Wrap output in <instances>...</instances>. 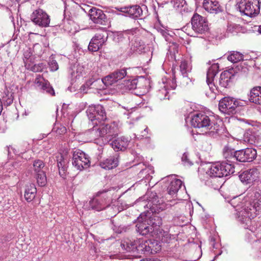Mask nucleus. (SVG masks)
<instances>
[{
    "instance_id": "nucleus-5",
    "label": "nucleus",
    "mask_w": 261,
    "mask_h": 261,
    "mask_svg": "<svg viewBox=\"0 0 261 261\" xmlns=\"http://www.w3.org/2000/svg\"><path fill=\"white\" fill-rule=\"evenodd\" d=\"M111 197L108 191H99L96 196L85 205L87 208L100 211L109 205Z\"/></svg>"
},
{
    "instance_id": "nucleus-7",
    "label": "nucleus",
    "mask_w": 261,
    "mask_h": 261,
    "mask_svg": "<svg viewBox=\"0 0 261 261\" xmlns=\"http://www.w3.org/2000/svg\"><path fill=\"white\" fill-rule=\"evenodd\" d=\"M219 70L218 64H213L208 69L206 74V83L209 87L211 93L207 96L211 99H215L217 94L219 92L218 87L214 84V80Z\"/></svg>"
},
{
    "instance_id": "nucleus-49",
    "label": "nucleus",
    "mask_w": 261,
    "mask_h": 261,
    "mask_svg": "<svg viewBox=\"0 0 261 261\" xmlns=\"http://www.w3.org/2000/svg\"><path fill=\"white\" fill-rule=\"evenodd\" d=\"M48 66L51 71H55L59 68V65L56 60L50 59L48 62Z\"/></svg>"
},
{
    "instance_id": "nucleus-1",
    "label": "nucleus",
    "mask_w": 261,
    "mask_h": 261,
    "mask_svg": "<svg viewBox=\"0 0 261 261\" xmlns=\"http://www.w3.org/2000/svg\"><path fill=\"white\" fill-rule=\"evenodd\" d=\"M230 204L235 209L236 220L244 228L253 231L252 220L256 216V212L258 210L256 203H253L248 198L242 199L239 197H235L231 200Z\"/></svg>"
},
{
    "instance_id": "nucleus-48",
    "label": "nucleus",
    "mask_w": 261,
    "mask_h": 261,
    "mask_svg": "<svg viewBox=\"0 0 261 261\" xmlns=\"http://www.w3.org/2000/svg\"><path fill=\"white\" fill-rule=\"evenodd\" d=\"M3 100L5 105L7 106L10 105L13 100L12 94L11 93L5 94V95L3 97Z\"/></svg>"
},
{
    "instance_id": "nucleus-36",
    "label": "nucleus",
    "mask_w": 261,
    "mask_h": 261,
    "mask_svg": "<svg viewBox=\"0 0 261 261\" xmlns=\"http://www.w3.org/2000/svg\"><path fill=\"white\" fill-rule=\"evenodd\" d=\"M227 59L232 63H237L243 59V55L238 51H232L228 56Z\"/></svg>"
},
{
    "instance_id": "nucleus-20",
    "label": "nucleus",
    "mask_w": 261,
    "mask_h": 261,
    "mask_svg": "<svg viewBox=\"0 0 261 261\" xmlns=\"http://www.w3.org/2000/svg\"><path fill=\"white\" fill-rule=\"evenodd\" d=\"M119 155L118 153L100 162V166L105 169L110 170L118 166Z\"/></svg>"
},
{
    "instance_id": "nucleus-46",
    "label": "nucleus",
    "mask_w": 261,
    "mask_h": 261,
    "mask_svg": "<svg viewBox=\"0 0 261 261\" xmlns=\"http://www.w3.org/2000/svg\"><path fill=\"white\" fill-rule=\"evenodd\" d=\"M104 84V78L103 79H97L96 80L93 81L92 87L91 88L96 89H101L103 88V87L101 86V85Z\"/></svg>"
},
{
    "instance_id": "nucleus-51",
    "label": "nucleus",
    "mask_w": 261,
    "mask_h": 261,
    "mask_svg": "<svg viewBox=\"0 0 261 261\" xmlns=\"http://www.w3.org/2000/svg\"><path fill=\"white\" fill-rule=\"evenodd\" d=\"M181 161L185 165H191L192 163L188 159V155L186 153H184L181 157Z\"/></svg>"
},
{
    "instance_id": "nucleus-12",
    "label": "nucleus",
    "mask_w": 261,
    "mask_h": 261,
    "mask_svg": "<svg viewBox=\"0 0 261 261\" xmlns=\"http://www.w3.org/2000/svg\"><path fill=\"white\" fill-rule=\"evenodd\" d=\"M191 24L193 30L197 34H202L208 30L206 19L197 13L192 17Z\"/></svg>"
},
{
    "instance_id": "nucleus-62",
    "label": "nucleus",
    "mask_w": 261,
    "mask_h": 261,
    "mask_svg": "<svg viewBox=\"0 0 261 261\" xmlns=\"http://www.w3.org/2000/svg\"><path fill=\"white\" fill-rule=\"evenodd\" d=\"M234 27H236V25H235V24H233V25H232V28H234Z\"/></svg>"
},
{
    "instance_id": "nucleus-44",
    "label": "nucleus",
    "mask_w": 261,
    "mask_h": 261,
    "mask_svg": "<svg viewBox=\"0 0 261 261\" xmlns=\"http://www.w3.org/2000/svg\"><path fill=\"white\" fill-rule=\"evenodd\" d=\"M168 94V92L167 89L165 87H164L163 88L160 89L158 91L157 96L158 98L161 100L169 99Z\"/></svg>"
},
{
    "instance_id": "nucleus-10",
    "label": "nucleus",
    "mask_w": 261,
    "mask_h": 261,
    "mask_svg": "<svg viewBox=\"0 0 261 261\" xmlns=\"http://www.w3.org/2000/svg\"><path fill=\"white\" fill-rule=\"evenodd\" d=\"M86 113L88 118L92 122L99 123L107 119L106 114L103 107L101 105L91 106L88 108Z\"/></svg>"
},
{
    "instance_id": "nucleus-35",
    "label": "nucleus",
    "mask_w": 261,
    "mask_h": 261,
    "mask_svg": "<svg viewBox=\"0 0 261 261\" xmlns=\"http://www.w3.org/2000/svg\"><path fill=\"white\" fill-rule=\"evenodd\" d=\"M171 236L168 231L163 229H159L157 232V238L163 242L169 243L171 239Z\"/></svg>"
},
{
    "instance_id": "nucleus-39",
    "label": "nucleus",
    "mask_w": 261,
    "mask_h": 261,
    "mask_svg": "<svg viewBox=\"0 0 261 261\" xmlns=\"http://www.w3.org/2000/svg\"><path fill=\"white\" fill-rule=\"evenodd\" d=\"M33 170L36 174H39L41 172H44L43 170L44 167V163L43 162L40 160L34 161L33 163Z\"/></svg>"
},
{
    "instance_id": "nucleus-41",
    "label": "nucleus",
    "mask_w": 261,
    "mask_h": 261,
    "mask_svg": "<svg viewBox=\"0 0 261 261\" xmlns=\"http://www.w3.org/2000/svg\"><path fill=\"white\" fill-rule=\"evenodd\" d=\"M123 88L125 90H130L137 88L136 80H127L124 81L123 83Z\"/></svg>"
},
{
    "instance_id": "nucleus-59",
    "label": "nucleus",
    "mask_w": 261,
    "mask_h": 261,
    "mask_svg": "<svg viewBox=\"0 0 261 261\" xmlns=\"http://www.w3.org/2000/svg\"><path fill=\"white\" fill-rule=\"evenodd\" d=\"M142 261H161L159 259H155V258H149L146 259H143Z\"/></svg>"
},
{
    "instance_id": "nucleus-47",
    "label": "nucleus",
    "mask_w": 261,
    "mask_h": 261,
    "mask_svg": "<svg viewBox=\"0 0 261 261\" xmlns=\"http://www.w3.org/2000/svg\"><path fill=\"white\" fill-rule=\"evenodd\" d=\"M252 202L253 203L254 202L256 203L257 208L259 210V205H261V190L254 193V199Z\"/></svg>"
},
{
    "instance_id": "nucleus-22",
    "label": "nucleus",
    "mask_w": 261,
    "mask_h": 261,
    "mask_svg": "<svg viewBox=\"0 0 261 261\" xmlns=\"http://www.w3.org/2000/svg\"><path fill=\"white\" fill-rule=\"evenodd\" d=\"M128 144V140L124 137L118 138L111 143L112 147L117 151L125 149Z\"/></svg>"
},
{
    "instance_id": "nucleus-56",
    "label": "nucleus",
    "mask_w": 261,
    "mask_h": 261,
    "mask_svg": "<svg viewBox=\"0 0 261 261\" xmlns=\"http://www.w3.org/2000/svg\"><path fill=\"white\" fill-rule=\"evenodd\" d=\"M116 9L119 12H122V13H126V14L127 13L128 7H127L117 8Z\"/></svg>"
},
{
    "instance_id": "nucleus-16",
    "label": "nucleus",
    "mask_w": 261,
    "mask_h": 261,
    "mask_svg": "<svg viewBox=\"0 0 261 261\" xmlns=\"http://www.w3.org/2000/svg\"><path fill=\"white\" fill-rule=\"evenodd\" d=\"M126 75V69H122L116 70L111 74L104 77L105 85L106 86H110L119 80L122 79Z\"/></svg>"
},
{
    "instance_id": "nucleus-29",
    "label": "nucleus",
    "mask_w": 261,
    "mask_h": 261,
    "mask_svg": "<svg viewBox=\"0 0 261 261\" xmlns=\"http://www.w3.org/2000/svg\"><path fill=\"white\" fill-rule=\"evenodd\" d=\"M146 221L147 224L151 225L155 229L156 227H159L162 224L161 218L156 214H152L150 217L146 216Z\"/></svg>"
},
{
    "instance_id": "nucleus-45",
    "label": "nucleus",
    "mask_w": 261,
    "mask_h": 261,
    "mask_svg": "<svg viewBox=\"0 0 261 261\" xmlns=\"http://www.w3.org/2000/svg\"><path fill=\"white\" fill-rule=\"evenodd\" d=\"M52 132L56 133L57 135H61L66 132V128L63 125L58 124L54 127Z\"/></svg>"
},
{
    "instance_id": "nucleus-52",
    "label": "nucleus",
    "mask_w": 261,
    "mask_h": 261,
    "mask_svg": "<svg viewBox=\"0 0 261 261\" xmlns=\"http://www.w3.org/2000/svg\"><path fill=\"white\" fill-rule=\"evenodd\" d=\"M32 55V54L31 53L30 49H28L24 52L23 56L24 58L26 59V61L24 60V62L25 64H27L28 60L30 59L31 60V57Z\"/></svg>"
},
{
    "instance_id": "nucleus-9",
    "label": "nucleus",
    "mask_w": 261,
    "mask_h": 261,
    "mask_svg": "<svg viewBox=\"0 0 261 261\" xmlns=\"http://www.w3.org/2000/svg\"><path fill=\"white\" fill-rule=\"evenodd\" d=\"M30 19L34 24L42 28L48 27L50 21L49 16L41 9L33 11L30 16Z\"/></svg>"
},
{
    "instance_id": "nucleus-34",
    "label": "nucleus",
    "mask_w": 261,
    "mask_h": 261,
    "mask_svg": "<svg viewBox=\"0 0 261 261\" xmlns=\"http://www.w3.org/2000/svg\"><path fill=\"white\" fill-rule=\"evenodd\" d=\"M136 243H137L136 247L135 248H132L133 249H136V252L140 253L142 252H147V241H144L141 239H138L136 240Z\"/></svg>"
},
{
    "instance_id": "nucleus-63",
    "label": "nucleus",
    "mask_w": 261,
    "mask_h": 261,
    "mask_svg": "<svg viewBox=\"0 0 261 261\" xmlns=\"http://www.w3.org/2000/svg\"><path fill=\"white\" fill-rule=\"evenodd\" d=\"M141 261H142V260H141Z\"/></svg>"
},
{
    "instance_id": "nucleus-6",
    "label": "nucleus",
    "mask_w": 261,
    "mask_h": 261,
    "mask_svg": "<svg viewBox=\"0 0 261 261\" xmlns=\"http://www.w3.org/2000/svg\"><path fill=\"white\" fill-rule=\"evenodd\" d=\"M246 104V102L244 100L231 97H225L220 100L219 108L222 112L230 115L236 113L237 107L244 106Z\"/></svg>"
},
{
    "instance_id": "nucleus-18",
    "label": "nucleus",
    "mask_w": 261,
    "mask_h": 261,
    "mask_svg": "<svg viewBox=\"0 0 261 261\" xmlns=\"http://www.w3.org/2000/svg\"><path fill=\"white\" fill-rule=\"evenodd\" d=\"M168 180L169 182L167 188L168 193L169 195L174 196L181 188L182 181L180 179L176 178L175 175L168 176Z\"/></svg>"
},
{
    "instance_id": "nucleus-26",
    "label": "nucleus",
    "mask_w": 261,
    "mask_h": 261,
    "mask_svg": "<svg viewBox=\"0 0 261 261\" xmlns=\"http://www.w3.org/2000/svg\"><path fill=\"white\" fill-rule=\"evenodd\" d=\"M143 10L141 7L138 5L128 7L127 15L133 18H137L142 15Z\"/></svg>"
},
{
    "instance_id": "nucleus-23",
    "label": "nucleus",
    "mask_w": 261,
    "mask_h": 261,
    "mask_svg": "<svg viewBox=\"0 0 261 261\" xmlns=\"http://www.w3.org/2000/svg\"><path fill=\"white\" fill-rule=\"evenodd\" d=\"M148 203L147 207H149L152 211L158 208V205L161 204L160 201L156 195V193L153 192H148L147 194ZM159 208H161L159 207Z\"/></svg>"
},
{
    "instance_id": "nucleus-2",
    "label": "nucleus",
    "mask_w": 261,
    "mask_h": 261,
    "mask_svg": "<svg viewBox=\"0 0 261 261\" xmlns=\"http://www.w3.org/2000/svg\"><path fill=\"white\" fill-rule=\"evenodd\" d=\"M191 124L199 132L208 137L216 138L221 135V127L214 119L204 113H198L192 116Z\"/></svg>"
},
{
    "instance_id": "nucleus-61",
    "label": "nucleus",
    "mask_w": 261,
    "mask_h": 261,
    "mask_svg": "<svg viewBox=\"0 0 261 261\" xmlns=\"http://www.w3.org/2000/svg\"><path fill=\"white\" fill-rule=\"evenodd\" d=\"M231 25H230L228 27V30L229 31H230V27H231Z\"/></svg>"
},
{
    "instance_id": "nucleus-24",
    "label": "nucleus",
    "mask_w": 261,
    "mask_h": 261,
    "mask_svg": "<svg viewBox=\"0 0 261 261\" xmlns=\"http://www.w3.org/2000/svg\"><path fill=\"white\" fill-rule=\"evenodd\" d=\"M249 100L257 105H261V87H254L250 91Z\"/></svg>"
},
{
    "instance_id": "nucleus-50",
    "label": "nucleus",
    "mask_w": 261,
    "mask_h": 261,
    "mask_svg": "<svg viewBox=\"0 0 261 261\" xmlns=\"http://www.w3.org/2000/svg\"><path fill=\"white\" fill-rule=\"evenodd\" d=\"M228 79H225V74H221L219 79V85L222 87H225L227 85Z\"/></svg>"
},
{
    "instance_id": "nucleus-11",
    "label": "nucleus",
    "mask_w": 261,
    "mask_h": 261,
    "mask_svg": "<svg viewBox=\"0 0 261 261\" xmlns=\"http://www.w3.org/2000/svg\"><path fill=\"white\" fill-rule=\"evenodd\" d=\"M108 37V34L106 31L97 33L90 40L88 50L91 52L98 51L105 44Z\"/></svg>"
},
{
    "instance_id": "nucleus-42",
    "label": "nucleus",
    "mask_w": 261,
    "mask_h": 261,
    "mask_svg": "<svg viewBox=\"0 0 261 261\" xmlns=\"http://www.w3.org/2000/svg\"><path fill=\"white\" fill-rule=\"evenodd\" d=\"M174 7L180 9V11L188 12V8L185 0H175Z\"/></svg>"
},
{
    "instance_id": "nucleus-43",
    "label": "nucleus",
    "mask_w": 261,
    "mask_h": 261,
    "mask_svg": "<svg viewBox=\"0 0 261 261\" xmlns=\"http://www.w3.org/2000/svg\"><path fill=\"white\" fill-rule=\"evenodd\" d=\"M134 31L133 30H126L122 32L119 33L117 35V39L119 41H122L123 39H129L128 35L131 34H133Z\"/></svg>"
},
{
    "instance_id": "nucleus-19",
    "label": "nucleus",
    "mask_w": 261,
    "mask_h": 261,
    "mask_svg": "<svg viewBox=\"0 0 261 261\" xmlns=\"http://www.w3.org/2000/svg\"><path fill=\"white\" fill-rule=\"evenodd\" d=\"M145 218L142 222H139L136 225L137 230L142 236L149 235L153 236L154 229L151 225L147 224Z\"/></svg>"
},
{
    "instance_id": "nucleus-4",
    "label": "nucleus",
    "mask_w": 261,
    "mask_h": 261,
    "mask_svg": "<svg viewBox=\"0 0 261 261\" xmlns=\"http://www.w3.org/2000/svg\"><path fill=\"white\" fill-rule=\"evenodd\" d=\"M234 167L231 163L223 162L211 166L206 173L211 177H222L233 173Z\"/></svg>"
},
{
    "instance_id": "nucleus-53",
    "label": "nucleus",
    "mask_w": 261,
    "mask_h": 261,
    "mask_svg": "<svg viewBox=\"0 0 261 261\" xmlns=\"http://www.w3.org/2000/svg\"><path fill=\"white\" fill-rule=\"evenodd\" d=\"M43 69L42 64L38 65H34L32 68L31 70L34 72H40Z\"/></svg>"
},
{
    "instance_id": "nucleus-21",
    "label": "nucleus",
    "mask_w": 261,
    "mask_h": 261,
    "mask_svg": "<svg viewBox=\"0 0 261 261\" xmlns=\"http://www.w3.org/2000/svg\"><path fill=\"white\" fill-rule=\"evenodd\" d=\"M204 9L210 13L216 14L221 11L218 2L215 0H204L203 3Z\"/></svg>"
},
{
    "instance_id": "nucleus-37",
    "label": "nucleus",
    "mask_w": 261,
    "mask_h": 261,
    "mask_svg": "<svg viewBox=\"0 0 261 261\" xmlns=\"http://www.w3.org/2000/svg\"><path fill=\"white\" fill-rule=\"evenodd\" d=\"M179 68L180 71L184 77H187L188 73L191 70L190 64L185 60L180 62Z\"/></svg>"
},
{
    "instance_id": "nucleus-30",
    "label": "nucleus",
    "mask_w": 261,
    "mask_h": 261,
    "mask_svg": "<svg viewBox=\"0 0 261 261\" xmlns=\"http://www.w3.org/2000/svg\"><path fill=\"white\" fill-rule=\"evenodd\" d=\"M36 84H38V86L40 87V89L45 91L47 93L53 96L55 95V93L54 90L47 81H45L43 79H42L37 81Z\"/></svg>"
},
{
    "instance_id": "nucleus-8",
    "label": "nucleus",
    "mask_w": 261,
    "mask_h": 261,
    "mask_svg": "<svg viewBox=\"0 0 261 261\" xmlns=\"http://www.w3.org/2000/svg\"><path fill=\"white\" fill-rule=\"evenodd\" d=\"M72 165L80 171L87 168L90 166V160L88 155L80 149L73 151Z\"/></svg>"
},
{
    "instance_id": "nucleus-17",
    "label": "nucleus",
    "mask_w": 261,
    "mask_h": 261,
    "mask_svg": "<svg viewBox=\"0 0 261 261\" xmlns=\"http://www.w3.org/2000/svg\"><path fill=\"white\" fill-rule=\"evenodd\" d=\"M258 174L257 169L252 168L243 171L240 174L239 178L243 183L251 184L257 179Z\"/></svg>"
},
{
    "instance_id": "nucleus-60",
    "label": "nucleus",
    "mask_w": 261,
    "mask_h": 261,
    "mask_svg": "<svg viewBox=\"0 0 261 261\" xmlns=\"http://www.w3.org/2000/svg\"><path fill=\"white\" fill-rule=\"evenodd\" d=\"M258 32L261 34V25H260L258 28Z\"/></svg>"
},
{
    "instance_id": "nucleus-27",
    "label": "nucleus",
    "mask_w": 261,
    "mask_h": 261,
    "mask_svg": "<svg viewBox=\"0 0 261 261\" xmlns=\"http://www.w3.org/2000/svg\"><path fill=\"white\" fill-rule=\"evenodd\" d=\"M94 126L92 128L86 132V135L89 137L90 141L95 140L99 137H101L100 132L98 127V123L96 122L93 123Z\"/></svg>"
},
{
    "instance_id": "nucleus-38",
    "label": "nucleus",
    "mask_w": 261,
    "mask_h": 261,
    "mask_svg": "<svg viewBox=\"0 0 261 261\" xmlns=\"http://www.w3.org/2000/svg\"><path fill=\"white\" fill-rule=\"evenodd\" d=\"M245 137L248 143L251 144L258 143L259 138L254 132L248 131L245 134Z\"/></svg>"
},
{
    "instance_id": "nucleus-14",
    "label": "nucleus",
    "mask_w": 261,
    "mask_h": 261,
    "mask_svg": "<svg viewBox=\"0 0 261 261\" xmlns=\"http://www.w3.org/2000/svg\"><path fill=\"white\" fill-rule=\"evenodd\" d=\"M256 149L247 148L245 149L236 151V160L241 162H250L253 161L256 157Z\"/></svg>"
},
{
    "instance_id": "nucleus-57",
    "label": "nucleus",
    "mask_w": 261,
    "mask_h": 261,
    "mask_svg": "<svg viewBox=\"0 0 261 261\" xmlns=\"http://www.w3.org/2000/svg\"><path fill=\"white\" fill-rule=\"evenodd\" d=\"M93 81L94 80L93 79H90L85 83L87 87H89V89H91V87H92Z\"/></svg>"
},
{
    "instance_id": "nucleus-32",
    "label": "nucleus",
    "mask_w": 261,
    "mask_h": 261,
    "mask_svg": "<svg viewBox=\"0 0 261 261\" xmlns=\"http://www.w3.org/2000/svg\"><path fill=\"white\" fill-rule=\"evenodd\" d=\"M147 252H151L152 253H156L161 250V246L159 244L158 241L155 240H147Z\"/></svg>"
},
{
    "instance_id": "nucleus-55",
    "label": "nucleus",
    "mask_w": 261,
    "mask_h": 261,
    "mask_svg": "<svg viewBox=\"0 0 261 261\" xmlns=\"http://www.w3.org/2000/svg\"><path fill=\"white\" fill-rule=\"evenodd\" d=\"M89 89V87H87V85L85 84L81 87L80 90L81 92L86 93L88 92V90Z\"/></svg>"
},
{
    "instance_id": "nucleus-28",
    "label": "nucleus",
    "mask_w": 261,
    "mask_h": 261,
    "mask_svg": "<svg viewBox=\"0 0 261 261\" xmlns=\"http://www.w3.org/2000/svg\"><path fill=\"white\" fill-rule=\"evenodd\" d=\"M236 151L228 146H225L223 149V156L226 159V162L232 163L236 158Z\"/></svg>"
},
{
    "instance_id": "nucleus-33",
    "label": "nucleus",
    "mask_w": 261,
    "mask_h": 261,
    "mask_svg": "<svg viewBox=\"0 0 261 261\" xmlns=\"http://www.w3.org/2000/svg\"><path fill=\"white\" fill-rule=\"evenodd\" d=\"M57 164L59 170V174L61 176L64 177L67 167L66 166V162L62 155H60L57 157Z\"/></svg>"
},
{
    "instance_id": "nucleus-54",
    "label": "nucleus",
    "mask_w": 261,
    "mask_h": 261,
    "mask_svg": "<svg viewBox=\"0 0 261 261\" xmlns=\"http://www.w3.org/2000/svg\"><path fill=\"white\" fill-rule=\"evenodd\" d=\"M112 223H114V222L112 221ZM113 229L114 231H116V232L117 233H121L122 232L123 229V228L122 227H121V226H119L118 225H117L116 224H113Z\"/></svg>"
},
{
    "instance_id": "nucleus-31",
    "label": "nucleus",
    "mask_w": 261,
    "mask_h": 261,
    "mask_svg": "<svg viewBox=\"0 0 261 261\" xmlns=\"http://www.w3.org/2000/svg\"><path fill=\"white\" fill-rule=\"evenodd\" d=\"M137 243H136V240L133 241L129 239H126L121 243V247L127 252H136V249H133L132 248L136 247Z\"/></svg>"
},
{
    "instance_id": "nucleus-3",
    "label": "nucleus",
    "mask_w": 261,
    "mask_h": 261,
    "mask_svg": "<svg viewBox=\"0 0 261 261\" xmlns=\"http://www.w3.org/2000/svg\"><path fill=\"white\" fill-rule=\"evenodd\" d=\"M260 4L259 0H241L236 7L242 14L253 17L259 13Z\"/></svg>"
},
{
    "instance_id": "nucleus-15",
    "label": "nucleus",
    "mask_w": 261,
    "mask_h": 261,
    "mask_svg": "<svg viewBox=\"0 0 261 261\" xmlns=\"http://www.w3.org/2000/svg\"><path fill=\"white\" fill-rule=\"evenodd\" d=\"M90 19L95 23L105 25L107 17L103 12L100 9L93 7L89 11Z\"/></svg>"
},
{
    "instance_id": "nucleus-13",
    "label": "nucleus",
    "mask_w": 261,
    "mask_h": 261,
    "mask_svg": "<svg viewBox=\"0 0 261 261\" xmlns=\"http://www.w3.org/2000/svg\"><path fill=\"white\" fill-rule=\"evenodd\" d=\"M98 127L101 137H106L109 140L117 135L118 132V126L114 122L110 124L100 123Z\"/></svg>"
},
{
    "instance_id": "nucleus-25",
    "label": "nucleus",
    "mask_w": 261,
    "mask_h": 261,
    "mask_svg": "<svg viewBox=\"0 0 261 261\" xmlns=\"http://www.w3.org/2000/svg\"><path fill=\"white\" fill-rule=\"evenodd\" d=\"M37 189L34 184H30L26 186L24 197L28 202L32 201L35 197Z\"/></svg>"
},
{
    "instance_id": "nucleus-58",
    "label": "nucleus",
    "mask_w": 261,
    "mask_h": 261,
    "mask_svg": "<svg viewBox=\"0 0 261 261\" xmlns=\"http://www.w3.org/2000/svg\"><path fill=\"white\" fill-rule=\"evenodd\" d=\"M147 133H148V128L146 127L144 129V131L142 132V137L145 136L147 135Z\"/></svg>"
},
{
    "instance_id": "nucleus-40",
    "label": "nucleus",
    "mask_w": 261,
    "mask_h": 261,
    "mask_svg": "<svg viewBox=\"0 0 261 261\" xmlns=\"http://www.w3.org/2000/svg\"><path fill=\"white\" fill-rule=\"evenodd\" d=\"M36 176L37 182L39 186L43 187L46 185L47 180L45 172H41L39 174H36Z\"/></svg>"
}]
</instances>
